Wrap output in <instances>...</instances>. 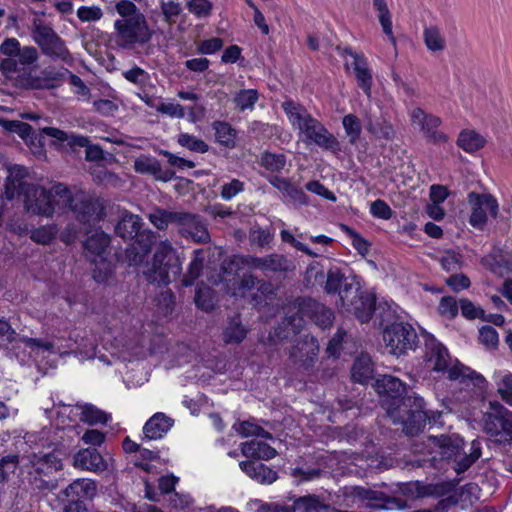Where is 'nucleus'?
Segmentation results:
<instances>
[{
	"label": "nucleus",
	"instance_id": "obj_1",
	"mask_svg": "<svg viewBox=\"0 0 512 512\" xmlns=\"http://www.w3.org/2000/svg\"><path fill=\"white\" fill-rule=\"evenodd\" d=\"M283 109L286 112L290 123L305 136V143H313L324 150L334 153L340 151V143L324 125L302 106L293 102H285Z\"/></svg>",
	"mask_w": 512,
	"mask_h": 512
},
{
	"label": "nucleus",
	"instance_id": "obj_2",
	"mask_svg": "<svg viewBox=\"0 0 512 512\" xmlns=\"http://www.w3.org/2000/svg\"><path fill=\"white\" fill-rule=\"evenodd\" d=\"M425 360L432 370L447 372L450 380H459L461 383L469 381L474 386H481L485 382L482 375L464 366L458 360L453 363L447 348L432 335L425 338Z\"/></svg>",
	"mask_w": 512,
	"mask_h": 512
},
{
	"label": "nucleus",
	"instance_id": "obj_3",
	"mask_svg": "<svg viewBox=\"0 0 512 512\" xmlns=\"http://www.w3.org/2000/svg\"><path fill=\"white\" fill-rule=\"evenodd\" d=\"M387 416L394 424H401L403 432L414 436L425 426L427 414L424 400L416 395H407L397 401L386 402Z\"/></svg>",
	"mask_w": 512,
	"mask_h": 512
},
{
	"label": "nucleus",
	"instance_id": "obj_4",
	"mask_svg": "<svg viewBox=\"0 0 512 512\" xmlns=\"http://www.w3.org/2000/svg\"><path fill=\"white\" fill-rule=\"evenodd\" d=\"M58 196L56 204L68 207L76 219L83 224H92L100 220L103 206L100 201L83 190H71L62 183L54 185Z\"/></svg>",
	"mask_w": 512,
	"mask_h": 512
},
{
	"label": "nucleus",
	"instance_id": "obj_5",
	"mask_svg": "<svg viewBox=\"0 0 512 512\" xmlns=\"http://www.w3.org/2000/svg\"><path fill=\"white\" fill-rule=\"evenodd\" d=\"M428 446L432 452L438 453L442 459L453 460L457 473L466 471L481 456V445L478 440H473L470 452H462V439L454 436L440 435L429 436Z\"/></svg>",
	"mask_w": 512,
	"mask_h": 512
},
{
	"label": "nucleus",
	"instance_id": "obj_6",
	"mask_svg": "<svg viewBox=\"0 0 512 512\" xmlns=\"http://www.w3.org/2000/svg\"><path fill=\"white\" fill-rule=\"evenodd\" d=\"M181 270V261L176 250L168 240H165L158 244L152 265L143 273L151 283L167 285L180 276Z\"/></svg>",
	"mask_w": 512,
	"mask_h": 512
},
{
	"label": "nucleus",
	"instance_id": "obj_7",
	"mask_svg": "<svg viewBox=\"0 0 512 512\" xmlns=\"http://www.w3.org/2000/svg\"><path fill=\"white\" fill-rule=\"evenodd\" d=\"M113 39L115 44L122 48L132 50L136 45L147 44L153 36L145 15H136L132 19H117L114 22Z\"/></svg>",
	"mask_w": 512,
	"mask_h": 512
},
{
	"label": "nucleus",
	"instance_id": "obj_8",
	"mask_svg": "<svg viewBox=\"0 0 512 512\" xmlns=\"http://www.w3.org/2000/svg\"><path fill=\"white\" fill-rule=\"evenodd\" d=\"M343 502L346 506L366 505L373 508H404L402 500L390 498L385 493L363 486H345L341 489Z\"/></svg>",
	"mask_w": 512,
	"mask_h": 512
},
{
	"label": "nucleus",
	"instance_id": "obj_9",
	"mask_svg": "<svg viewBox=\"0 0 512 512\" xmlns=\"http://www.w3.org/2000/svg\"><path fill=\"white\" fill-rule=\"evenodd\" d=\"M341 308L355 315L362 323L368 322L375 310V297L360 290L359 283L346 284L341 291Z\"/></svg>",
	"mask_w": 512,
	"mask_h": 512
},
{
	"label": "nucleus",
	"instance_id": "obj_10",
	"mask_svg": "<svg viewBox=\"0 0 512 512\" xmlns=\"http://www.w3.org/2000/svg\"><path fill=\"white\" fill-rule=\"evenodd\" d=\"M32 37L35 43L41 48L43 54L53 59H60L63 62H70L72 60V56L65 42L42 20L35 19L33 21Z\"/></svg>",
	"mask_w": 512,
	"mask_h": 512
},
{
	"label": "nucleus",
	"instance_id": "obj_11",
	"mask_svg": "<svg viewBox=\"0 0 512 512\" xmlns=\"http://www.w3.org/2000/svg\"><path fill=\"white\" fill-rule=\"evenodd\" d=\"M483 429L497 442L512 440V413L499 402H489V410L483 415Z\"/></svg>",
	"mask_w": 512,
	"mask_h": 512
},
{
	"label": "nucleus",
	"instance_id": "obj_12",
	"mask_svg": "<svg viewBox=\"0 0 512 512\" xmlns=\"http://www.w3.org/2000/svg\"><path fill=\"white\" fill-rule=\"evenodd\" d=\"M383 340L390 354L400 356L415 349L418 336L410 324L398 322L384 330Z\"/></svg>",
	"mask_w": 512,
	"mask_h": 512
},
{
	"label": "nucleus",
	"instance_id": "obj_13",
	"mask_svg": "<svg viewBox=\"0 0 512 512\" xmlns=\"http://www.w3.org/2000/svg\"><path fill=\"white\" fill-rule=\"evenodd\" d=\"M177 232L187 240L197 244H207L211 241V236L204 219L195 213L184 210H178L176 218Z\"/></svg>",
	"mask_w": 512,
	"mask_h": 512
},
{
	"label": "nucleus",
	"instance_id": "obj_14",
	"mask_svg": "<svg viewBox=\"0 0 512 512\" xmlns=\"http://www.w3.org/2000/svg\"><path fill=\"white\" fill-rule=\"evenodd\" d=\"M24 195V204L27 212L44 217L53 216L55 198H58L54 193V186L51 190L37 185L28 186Z\"/></svg>",
	"mask_w": 512,
	"mask_h": 512
},
{
	"label": "nucleus",
	"instance_id": "obj_15",
	"mask_svg": "<svg viewBox=\"0 0 512 512\" xmlns=\"http://www.w3.org/2000/svg\"><path fill=\"white\" fill-rule=\"evenodd\" d=\"M325 277L324 291L327 294L338 293L340 302L341 291L345 288L346 284L358 283L354 278L346 277L337 267L330 268L326 275L322 270H317V264H311L307 268L306 280L311 285L323 283Z\"/></svg>",
	"mask_w": 512,
	"mask_h": 512
},
{
	"label": "nucleus",
	"instance_id": "obj_16",
	"mask_svg": "<svg viewBox=\"0 0 512 512\" xmlns=\"http://www.w3.org/2000/svg\"><path fill=\"white\" fill-rule=\"evenodd\" d=\"M319 351L318 340L314 336L306 334L294 341L289 349V359L294 365L308 371L317 362Z\"/></svg>",
	"mask_w": 512,
	"mask_h": 512
},
{
	"label": "nucleus",
	"instance_id": "obj_17",
	"mask_svg": "<svg viewBox=\"0 0 512 512\" xmlns=\"http://www.w3.org/2000/svg\"><path fill=\"white\" fill-rule=\"evenodd\" d=\"M468 203L471 206L469 222L474 228L483 229L488 215L492 217L497 216L498 202L490 194L471 192L468 194Z\"/></svg>",
	"mask_w": 512,
	"mask_h": 512
},
{
	"label": "nucleus",
	"instance_id": "obj_18",
	"mask_svg": "<svg viewBox=\"0 0 512 512\" xmlns=\"http://www.w3.org/2000/svg\"><path fill=\"white\" fill-rule=\"evenodd\" d=\"M243 263L252 269L262 271L265 275L269 273L285 275L294 272L296 269L294 261L278 253H272L264 257L246 256Z\"/></svg>",
	"mask_w": 512,
	"mask_h": 512
},
{
	"label": "nucleus",
	"instance_id": "obj_19",
	"mask_svg": "<svg viewBox=\"0 0 512 512\" xmlns=\"http://www.w3.org/2000/svg\"><path fill=\"white\" fill-rule=\"evenodd\" d=\"M40 133L41 135L43 134L54 138L60 143L66 142L70 147H85L86 160L88 161H100L104 159L103 150L98 145H90L89 139L85 136L67 133L54 127H44L40 129Z\"/></svg>",
	"mask_w": 512,
	"mask_h": 512
},
{
	"label": "nucleus",
	"instance_id": "obj_20",
	"mask_svg": "<svg viewBox=\"0 0 512 512\" xmlns=\"http://www.w3.org/2000/svg\"><path fill=\"white\" fill-rule=\"evenodd\" d=\"M155 241V233L144 230L135 241L125 250V261L129 266L142 264L151 252Z\"/></svg>",
	"mask_w": 512,
	"mask_h": 512
},
{
	"label": "nucleus",
	"instance_id": "obj_21",
	"mask_svg": "<svg viewBox=\"0 0 512 512\" xmlns=\"http://www.w3.org/2000/svg\"><path fill=\"white\" fill-rule=\"evenodd\" d=\"M298 312L300 316H307L322 329L329 327L334 319V313L330 308L312 299L299 304Z\"/></svg>",
	"mask_w": 512,
	"mask_h": 512
},
{
	"label": "nucleus",
	"instance_id": "obj_22",
	"mask_svg": "<svg viewBox=\"0 0 512 512\" xmlns=\"http://www.w3.org/2000/svg\"><path fill=\"white\" fill-rule=\"evenodd\" d=\"M373 387L379 395L387 398L384 400V404L387 401H397L406 392L405 384L400 379L391 375L379 376L375 380Z\"/></svg>",
	"mask_w": 512,
	"mask_h": 512
},
{
	"label": "nucleus",
	"instance_id": "obj_23",
	"mask_svg": "<svg viewBox=\"0 0 512 512\" xmlns=\"http://www.w3.org/2000/svg\"><path fill=\"white\" fill-rule=\"evenodd\" d=\"M28 171L25 167L14 165L8 169V176L5 181V196L8 200H12L16 195L24 194L28 186L25 179Z\"/></svg>",
	"mask_w": 512,
	"mask_h": 512
},
{
	"label": "nucleus",
	"instance_id": "obj_24",
	"mask_svg": "<svg viewBox=\"0 0 512 512\" xmlns=\"http://www.w3.org/2000/svg\"><path fill=\"white\" fill-rule=\"evenodd\" d=\"M136 172L141 174H149L154 176L157 180L167 182L171 180L174 173L170 170H163L160 162L153 157L142 155L134 162Z\"/></svg>",
	"mask_w": 512,
	"mask_h": 512
},
{
	"label": "nucleus",
	"instance_id": "obj_25",
	"mask_svg": "<svg viewBox=\"0 0 512 512\" xmlns=\"http://www.w3.org/2000/svg\"><path fill=\"white\" fill-rule=\"evenodd\" d=\"M74 466L93 472L104 471L107 467L105 460L95 448L80 450L74 456Z\"/></svg>",
	"mask_w": 512,
	"mask_h": 512
},
{
	"label": "nucleus",
	"instance_id": "obj_26",
	"mask_svg": "<svg viewBox=\"0 0 512 512\" xmlns=\"http://www.w3.org/2000/svg\"><path fill=\"white\" fill-rule=\"evenodd\" d=\"M141 226L142 219L138 215L126 211L116 224L115 233L125 240L136 239L143 232L140 231Z\"/></svg>",
	"mask_w": 512,
	"mask_h": 512
},
{
	"label": "nucleus",
	"instance_id": "obj_27",
	"mask_svg": "<svg viewBox=\"0 0 512 512\" xmlns=\"http://www.w3.org/2000/svg\"><path fill=\"white\" fill-rule=\"evenodd\" d=\"M240 468L260 484H272L278 477L274 470L258 461H243Z\"/></svg>",
	"mask_w": 512,
	"mask_h": 512
},
{
	"label": "nucleus",
	"instance_id": "obj_28",
	"mask_svg": "<svg viewBox=\"0 0 512 512\" xmlns=\"http://www.w3.org/2000/svg\"><path fill=\"white\" fill-rule=\"evenodd\" d=\"M173 424V419L164 413H156L145 423L143 427L144 436L149 440L160 439L170 430Z\"/></svg>",
	"mask_w": 512,
	"mask_h": 512
},
{
	"label": "nucleus",
	"instance_id": "obj_29",
	"mask_svg": "<svg viewBox=\"0 0 512 512\" xmlns=\"http://www.w3.org/2000/svg\"><path fill=\"white\" fill-rule=\"evenodd\" d=\"M351 65L353 67L358 86L370 98L373 78L372 72L368 67L367 59L364 55H354V61Z\"/></svg>",
	"mask_w": 512,
	"mask_h": 512
},
{
	"label": "nucleus",
	"instance_id": "obj_30",
	"mask_svg": "<svg viewBox=\"0 0 512 512\" xmlns=\"http://www.w3.org/2000/svg\"><path fill=\"white\" fill-rule=\"evenodd\" d=\"M96 493V483L90 479H77L64 490L67 498L76 501L92 499Z\"/></svg>",
	"mask_w": 512,
	"mask_h": 512
},
{
	"label": "nucleus",
	"instance_id": "obj_31",
	"mask_svg": "<svg viewBox=\"0 0 512 512\" xmlns=\"http://www.w3.org/2000/svg\"><path fill=\"white\" fill-rule=\"evenodd\" d=\"M269 182L288 198L289 202L298 205L306 204L307 200L304 191L292 184L288 179L273 176L269 179Z\"/></svg>",
	"mask_w": 512,
	"mask_h": 512
},
{
	"label": "nucleus",
	"instance_id": "obj_32",
	"mask_svg": "<svg viewBox=\"0 0 512 512\" xmlns=\"http://www.w3.org/2000/svg\"><path fill=\"white\" fill-rule=\"evenodd\" d=\"M241 452L247 458L269 460L276 456L277 451L267 443L247 441L241 444Z\"/></svg>",
	"mask_w": 512,
	"mask_h": 512
},
{
	"label": "nucleus",
	"instance_id": "obj_33",
	"mask_svg": "<svg viewBox=\"0 0 512 512\" xmlns=\"http://www.w3.org/2000/svg\"><path fill=\"white\" fill-rule=\"evenodd\" d=\"M366 129L377 139L391 140L395 135L394 128L390 122L384 118L374 117L371 113L366 117Z\"/></svg>",
	"mask_w": 512,
	"mask_h": 512
},
{
	"label": "nucleus",
	"instance_id": "obj_34",
	"mask_svg": "<svg viewBox=\"0 0 512 512\" xmlns=\"http://www.w3.org/2000/svg\"><path fill=\"white\" fill-rule=\"evenodd\" d=\"M373 373L374 368L369 355L362 354L356 358L351 369V376L355 382L365 384L373 378Z\"/></svg>",
	"mask_w": 512,
	"mask_h": 512
},
{
	"label": "nucleus",
	"instance_id": "obj_35",
	"mask_svg": "<svg viewBox=\"0 0 512 512\" xmlns=\"http://www.w3.org/2000/svg\"><path fill=\"white\" fill-rule=\"evenodd\" d=\"M203 250L197 249L193 252V258L189 264L187 272L183 275L181 283L185 287L192 286L200 277L204 267Z\"/></svg>",
	"mask_w": 512,
	"mask_h": 512
},
{
	"label": "nucleus",
	"instance_id": "obj_36",
	"mask_svg": "<svg viewBox=\"0 0 512 512\" xmlns=\"http://www.w3.org/2000/svg\"><path fill=\"white\" fill-rule=\"evenodd\" d=\"M247 335V329L242 325L239 316L231 318L223 331V341L227 344H238Z\"/></svg>",
	"mask_w": 512,
	"mask_h": 512
},
{
	"label": "nucleus",
	"instance_id": "obj_37",
	"mask_svg": "<svg viewBox=\"0 0 512 512\" xmlns=\"http://www.w3.org/2000/svg\"><path fill=\"white\" fill-rule=\"evenodd\" d=\"M302 324V316L297 311L293 315H286L282 323L274 329V337L279 341L287 339L291 332L297 333Z\"/></svg>",
	"mask_w": 512,
	"mask_h": 512
},
{
	"label": "nucleus",
	"instance_id": "obj_38",
	"mask_svg": "<svg viewBox=\"0 0 512 512\" xmlns=\"http://www.w3.org/2000/svg\"><path fill=\"white\" fill-rule=\"evenodd\" d=\"M486 140L473 130H464L460 133L457 144L468 153H473L484 147Z\"/></svg>",
	"mask_w": 512,
	"mask_h": 512
},
{
	"label": "nucleus",
	"instance_id": "obj_39",
	"mask_svg": "<svg viewBox=\"0 0 512 512\" xmlns=\"http://www.w3.org/2000/svg\"><path fill=\"white\" fill-rule=\"evenodd\" d=\"M373 7L378 13V20L383 32L389 37L391 42L395 44L396 40L392 30L391 13L386 0H373Z\"/></svg>",
	"mask_w": 512,
	"mask_h": 512
},
{
	"label": "nucleus",
	"instance_id": "obj_40",
	"mask_svg": "<svg viewBox=\"0 0 512 512\" xmlns=\"http://www.w3.org/2000/svg\"><path fill=\"white\" fill-rule=\"evenodd\" d=\"M178 217L177 211H168L163 208H155L149 215L150 223L159 230H165L169 224L176 225Z\"/></svg>",
	"mask_w": 512,
	"mask_h": 512
},
{
	"label": "nucleus",
	"instance_id": "obj_41",
	"mask_svg": "<svg viewBox=\"0 0 512 512\" xmlns=\"http://www.w3.org/2000/svg\"><path fill=\"white\" fill-rule=\"evenodd\" d=\"M110 244V237L104 232H96L89 236L84 242L85 249L91 254L103 258L102 255Z\"/></svg>",
	"mask_w": 512,
	"mask_h": 512
},
{
	"label": "nucleus",
	"instance_id": "obj_42",
	"mask_svg": "<svg viewBox=\"0 0 512 512\" xmlns=\"http://www.w3.org/2000/svg\"><path fill=\"white\" fill-rule=\"evenodd\" d=\"M441 125V119L438 116L428 118V123L420 131L424 137L434 144L445 143L448 141V137L445 133L438 130Z\"/></svg>",
	"mask_w": 512,
	"mask_h": 512
},
{
	"label": "nucleus",
	"instance_id": "obj_43",
	"mask_svg": "<svg viewBox=\"0 0 512 512\" xmlns=\"http://www.w3.org/2000/svg\"><path fill=\"white\" fill-rule=\"evenodd\" d=\"M216 141L225 147L233 148L235 146L236 131L226 122L216 121L213 123Z\"/></svg>",
	"mask_w": 512,
	"mask_h": 512
},
{
	"label": "nucleus",
	"instance_id": "obj_44",
	"mask_svg": "<svg viewBox=\"0 0 512 512\" xmlns=\"http://www.w3.org/2000/svg\"><path fill=\"white\" fill-rule=\"evenodd\" d=\"M81 410L80 420L89 425L105 424L109 416L92 404L78 405Z\"/></svg>",
	"mask_w": 512,
	"mask_h": 512
},
{
	"label": "nucleus",
	"instance_id": "obj_45",
	"mask_svg": "<svg viewBox=\"0 0 512 512\" xmlns=\"http://www.w3.org/2000/svg\"><path fill=\"white\" fill-rule=\"evenodd\" d=\"M423 38L427 49L431 52L443 51L446 47L445 39L436 26L426 27Z\"/></svg>",
	"mask_w": 512,
	"mask_h": 512
},
{
	"label": "nucleus",
	"instance_id": "obj_46",
	"mask_svg": "<svg viewBox=\"0 0 512 512\" xmlns=\"http://www.w3.org/2000/svg\"><path fill=\"white\" fill-rule=\"evenodd\" d=\"M292 508L299 512H320L325 509V504L316 495H307L297 498Z\"/></svg>",
	"mask_w": 512,
	"mask_h": 512
},
{
	"label": "nucleus",
	"instance_id": "obj_47",
	"mask_svg": "<svg viewBox=\"0 0 512 512\" xmlns=\"http://www.w3.org/2000/svg\"><path fill=\"white\" fill-rule=\"evenodd\" d=\"M233 428L243 437L258 436L266 439H272L271 433L264 430L261 426L250 420L234 424Z\"/></svg>",
	"mask_w": 512,
	"mask_h": 512
},
{
	"label": "nucleus",
	"instance_id": "obj_48",
	"mask_svg": "<svg viewBox=\"0 0 512 512\" xmlns=\"http://www.w3.org/2000/svg\"><path fill=\"white\" fill-rule=\"evenodd\" d=\"M177 142L182 147L196 153H206L209 150L206 142L188 133H180Z\"/></svg>",
	"mask_w": 512,
	"mask_h": 512
},
{
	"label": "nucleus",
	"instance_id": "obj_49",
	"mask_svg": "<svg viewBox=\"0 0 512 512\" xmlns=\"http://www.w3.org/2000/svg\"><path fill=\"white\" fill-rule=\"evenodd\" d=\"M260 165L270 172H279L286 165V157L283 154L264 152L260 158Z\"/></svg>",
	"mask_w": 512,
	"mask_h": 512
},
{
	"label": "nucleus",
	"instance_id": "obj_50",
	"mask_svg": "<svg viewBox=\"0 0 512 512\" xmlns=\"http://www.w3.org/2000/svg\"><path fill=\"white\" fill-rule=\"evenodd\" d=\"M342 123L349 142L355 144L359 140L362 130L359 118L354 114H348L343 117Z\"/></svg>",
	"mask_w": 512,
	"mask_h": 512
},
{
	"label": "nucleus",
	"instance_id": "obj_51",
	"mask_svg": "<svg viewBox=\"0 0 512 512\" xmlns=\"http://www.w3.org/2000/svg\"><path fill=\"white\" fill-rule=\"evenodd\" d=\"M57 233L58 228L56 225L42 226L30 232V239L35 243L46 245L55 238Z\"/></svg>",
	"mask_w": 512,
	"mask_h": 512
},
{
	"label": "nucleus",
	"instance_id": "obj_52",
	"mask_svg": "<svg viewBox=\"0 0 512 512\" xmlns=\"http://www.w3.org/2000/svg\"><path fill=\"white\" fill-rule=\"evenodd\" d=\"M258 100V92L254 89L241 90L234 98V103L239 111L252 109Z\"/></svg>",
	"mask_w": 512,
	"mask_h": 512
},
{
	"label": "nucleus",
	"instance_id": "obj_53",
	"mask_svg": "<svg viewBox=\"0 0 512 512\" xmlns=\"http://www.w3.org/2000/svg\"><path fill=\"white\" fill-rule=\"evenodd\" d=\"M258 283V278L254 276L253 274H243L241 277L238 286L237 287H231L230 285H227V291L232 296H243L246 291H250L253 288L256 287Z\"/></svg>",
	"mask_w": 512,
	"mask_h": 512
},
{
	"label": "nucleus",
	"instance_id": "obj_54",
	"mask_svg": "<svg viewBox=\"0 0 512 512\" xmlns=\"http://www.w3.org/2000/svg\"><path fill=\"white\" fill-rule=\"evenodd\" d=\"M194 301L198 308L207 312L211 311L214 307L212 291L206 286L197 287Z\"/></svg>",
	"mask_w": 512,
	"mask_h": 512
},
{
	"label": "nucleus",
	"instance_id": "obj_55",
	"mask_svg": "<svg viewBox=\"0 0 512 512\" xmlns=\"http://www.w3.org/2000/svg\"><path fill=\"white\" fill-rule=\"evenodd\" d=\"M92 261L95 262V268L93 269L92 274L93 279L97 283H106L113 273L111 264L105 261L103 258H100L99 262H97L96 259H93Z\"/></svg>",
	"mask_w": 512,
	"mask_h": 512
},
{
	"label": "nucleus",
	"instance_id": "obj_56",
	"mask_svg": "<svg viewBox=\"0 0 512 512\" xmlns=\"http://www.w3.org/2000/svg\"><path fill=\"white\" fill-rule=\"evenodd\" d=\"M213 4L209 0H189L187 8L197 18H206L211 14Z\"/></svg>",
	"mask_w": 512,
	"mask_h": 512
},
{
	"label": "nucleus",
	"instance_id": "obj_57",
	"mask_svg": "<svg viewBox=\"0 0 512 512\" xmlns=\"http://www.w3.org/2000/svg\"><path fill=\"white\" fill-rule=\"evenodd\" d=\"M116 12L121 16L120 19L136 18V15H144L136 5L130 0H120L115 5Z\"/></svg>",
	"mask_w": 512,
	"mask_h": 512
},
{
	"label": "nucleus",
	"instance_id": "obj_58",
	"mask_svg": "<svg viewBox=\"0 0 512 512\" xmlns=\"http://www.w3.org/2000/svg\"><path fill=\"white\" fill-rule=\"evenodd\" d=\"M18 462L17 455H8L0 460V483L6 481L8 476L15 472Z\"/></svg>",
	"mask_w": 512,
	"mask_h": 512
},
{
	"label": "nucleus",
	"instance_id": "obj_59",
	"mask_svg": "<svg viewBox=\"0 0 512 512\" xmlns=\"http://www.w3.org/2000/svg\"><path fill=\"white\" fill-rule=\"evenodd\" d=\"M272 238L269 231L259 227L252 228L249 232L251 245H256L261 248L268 245L272 241Z\"/></svg>",
	"mask_w": 512,
	"mask_h": 512
},
{
	"label": "nucleus",
	"instance_id": "obj_60",
	"mask_svg": "<svg viewBox=\"0 0 512 512\" xmlns=\"http://www.w3.org/2000/svg\"><path fill=\"white\" fill-rule=\"evenodd\" d=\"M461 313L464 317L468 319H485V312L481 307L475 306L471 301L468 299H461L459 301Z\"/></svg>",
	"mask_w": 512,
	"mask_h": 512
},
{
	"label": "nucleus",
	"instance_id": "obj_61",
	"mask_svg": "<svg viewBox=\"0 0 512 512\" xmlns=\"http://www.w3.org/2000/svg\"><path fill=\"white\" fill-rule=\"evenodd\" d=\"M498 394L508 405L512 406V374H506L497 384Z\"/></svg>",
	"mask_w": 512,
	"mask_h": 512
},
{
	"label": "nucleus",
	"instance_id": "obj_62",
	"mask_svg": "<svg viewBox=\"0 0 512 512\" xmlns=\"http://www.w3.org/2000/svg\"><path fill=\"white\" fill-rule=\"evenodd\" d=\"M244 190V183L238 179H232L229 183L222 185L220 195L224 200H231Z\"/></svg>",
	"mask_w": 512,
	"mask_h": 512
},
{
	"label": "nucleus",
	"instance_id": "obj_63",
	"mask_svg": "<svg viewBox=\"0 0 512 512\" xmlns=\"http://www.w3.org/2000/svg\"><path fill=\"white\" fill-rule=\"evenodd\" d=\"M77 16L83 22H92L101 19L103 12L98 6H82L78 9Z\"/></svg>",
	"mask_w": 512,
	"mask_h": 512
},
{
	"label": "nucleus",
	"instance_id": "obj_64",
	"mask_svg": "<svg viewBox=\"0 0 512 512\" xmlns=\"http://www.w3.org/2000/svg\"><path fill=\"white\" fill-rule=\"evenodd\" d=\"M161 11L167 22H174L175 18L182 13V7L178 2L172 0L167 2L162 1Z\"/></svg>",
	"mask_w": 512,
	"mask_h": 512
}]
</instances>
